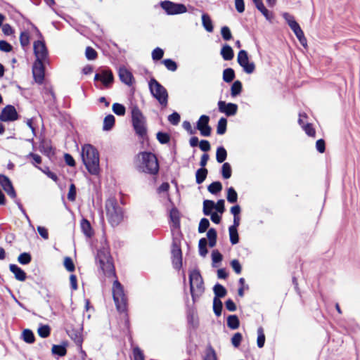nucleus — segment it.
Wrapping results in <instances>:
<instances>
[{
	"label": "nucleus",
	"instance_id": "nucleus-1",
	"mask_svg": "<svg viewBox=\"0 0 360 360\" xmlns=\"http://www.w3.org/2000/svg\"><path fill=\"white\" fill-rule=\"evenodd\" d=\"M81 158L83 164L90 174L97 175L99 174V153L95 146L89 143L82 146Z\"/></svg>",
	"mask_w": 360,
	"mask_h": 360
},
{
	"label": "nucleus",
	"instance_id": "nucleus-2",
	"mask_svg": "<svg viewBox=\"0 0 360 360\" xmlns=\"http://www.w3.org/2000/svg\"><path fill=\"white\" fill-rule=\"evenodd\" d=\"M141 156V162L137 166L139 172L151 175H156L160 170V164L155 154L150 151H141L139 153Z\"/></svg>",
	"mask_w": 360,
	"mask_h": 360
},
{
	"label": "nucleus",
	"instance_id": "nucleus-3",
	"mask_svg": "<svg viewBox=\"0 0 360 360\" xmlns=\"http://www.w3.org/2000/svg\"><path fill=\"white\" fill-rule=\"evenodd\" d=\"M105 210L108 221L112 227L120 225L124 219V210L120 207L115 197L105 201Z\"/></svg>",
	"mask_w": 360,
	"mask_h": 360
},
{
	"label": "nucleus",
	"instance_id": "nucleus-4",
	"mask_svg": "<svg viewBox=\"0 0 360 360\" xmlns=\"http://www.w3.org/2000/svg\"><path fill=\"white\" fill-rule=\"evenodd\" d=\"M131 124L135 134L142 139H148L146 120L137 105L131 109Z\"/></svg>",
	"mask_w": 360,
	"mask_h": 360
},
{
	"label": "nucleus",
	"instance_id": "nucleus-5",
	"mask_svg": "<svg viewBox=\"0 0 360 360\" xmlns=\"http://www.w3.org/2000/svg\"><path fill=\"white\" fill-rule=\"evenodd\" d=\"M94 80L96 89L100 90L110 89L114 84L115 77L109 67L101 66L97 69Z\"/></svg>",
	"mask_w": 360,
	"mask_h": 360
},
{
	"label": "nucleus",
	"instance_id": "nucleus-6",
	"mask_svg": "<svg viewBox=\"0 0 360 360\" xmlns=\"http://www.w3.org/2000/svg\"><path fill=\"white\" fill-rule=\"evenodd\" d=\"M148 88L150 94L155 98L162 108L168 104V92L155 77H151L148 82Z\"/></svg>",
	"mask_w": 360,
	"mask_h": 360
},
{
	"label": "nucleus",
	"instance_id": "nucleus-7",
	"mask_svg": "<svg viewBox=\"0 0 360 360\" xmlns=\"http://www.w3.org/2000/svg\"><path fill=\"white\" fill-rule=\"evenodd\" d=\"M112 298L119 312L127 311V297L124 293L123 285L117 279L113 283Z\"/></svg>",
	"mask_w": 360,
	"mask_h": 360
},
{
	"label": "nucleus",
	"instance_id": "nucleus-8",
	"mask_svg": "<svg viewBox=\"0 0 360 360\" xmlns=\"http://www.w3.org/2000/svg\"><path fill=\"white\" fill-rule=\"evenodd\" d=\"M160 6L168 15L183 14L187 12V7L182 3L173 2L169 0L161 1Z\"/></svg>",
	"mask_w": 360,
	"mask_h": 360
},
{
	"label": "nucleus",
	"instance_id": "nucleus-9",
	"mask_svg": "<svg viewBox=\"0 0 360 360\" xmlns=\"http://www.w3.org/2000/svg\"><path fill=\"white\" fill-rule=\"evenodd\" d=\"M171 255L172 262L174 269L179 271L182 268L183 256L180 240H179L176 238H173Z\"/></svg>",
	"mask_w": 360,
	"mask_h": 360
},
{
	"label": "nucleus",
	"instance_id": "nucleus-10",
	"mask_svg": "<svg viewBox=\"0 0 360 360\" xmlns=\"http://www.w3.org/2000/svg\"><path fill=\"white\" fill-rule=\"evenodd\" d=\"M33 51L35 60H39V61L45 62V63H47L48 65L50 64L49 50L44 39H38L34 42Z\"/></svg>",
	"mask_w": 360,
	"mask_h": 360
},
{
	"label": "nucleus",
	"instance_id": "nucleus-11",
	"mask_svg": "<svg viewBox=\"0 0 360 360\" xmlns=\"http://www.w3.org/2000/svg\"><path fill=\"white\" fill-rule=\"evenodd\" d=\"M237 62L246 74L250 75L255 71V64L250 60L249 54L246 50L241 49L238 51Z\"/></svg>",
	"mask_w": 360,
	"mask_h": 360
},
{
	"label": "nucleus",
	"instance_id": "nucleus-12",
	"mask_svg": "<svg viewBox=\"0 0 360 360\" xmlns=\"http://www.w3.org/2000/svg\"><path fill=\"white\" fill-rule=\"evenodd\" d=\"M46 65L45 62L39 61V60H34L32 72V77L34 82L38 84H43L45 80V72H46Z\"/></svg>",
	"mask_w": 360,
	"mask_h": 360
},
{
	"label": "nucleus",
	"instance_id": "nucleus-13",
	"mask_svg": "<svg viewBox=\"0 0 360 360\" xmlns=\"http://www.w3.org/2000/svg\"><path fill=\"white\" fill-rule=\"evenodd\" d=\"M83 323L79 324L78 328H75L72 324H67L65 331L70 338L74 341L77 347L82 345L84 339L82 337Z\"/></svg>",
	"mask_w": 360,
	"mask_h": 360
},
{
	"label": "nucleus",
	"instance_id": "nucleus-14",
	"mask_svg": "<svg viewBox=\"0 0 360 360\" xmlns=\"http://www.w3.org/2000/svg\"><path fill=\"white\" fill-rule=\"evenodd\" d=\"M14 105L8 104L2 108L0 114V121L4 122H14L20 118Z\"/></svg>",
	"mask_w": 360,
	"mask_h": 360
},
{
	"label": "nucleus",
	"instance_id": "nucleus-15",
	"mask_svg": "<svg viewBox=\"0 0 360 360\" xmlns=\"http://www.w3.org/2000/svg\"><path fill=\"white\" fill-rule=\"evenodd\" d=\"M218 110L224 113L226 117H232L236 115L238 106L234 103H226L224 101L219 100L217 103Z\"/></svg>",
	"mask_w": 360,
	"mask_h": 360
},
{
	"label": "nucleus",
	"instance_id": "nucleus-16",
	"mask_svg": "<svg viewBox=\"0 0 360 360\" xmlns=\"http://www.w3.org/2000/svg\"><path fill=\"white\" fill-rule=\"evenodd\" d=\"M0 185L11 198H15L17 193L8 176L5 174H0Z\"/></svg>",
	"mask_w": 360,
	"mask_h": 360
},
{
	"label": "nucleus",
	"instance_id": "nucleus-17",
	"mask_svg": "<svg viewBox=\"0 0 360 360\" xmlns=\"http://www.w3.org/2000/svg\"><path fill=\"white\" fill-rule=\"evenodd\" d=\"M188 278L189 287L191 290L194 288V283H195L196 288L203 292V280L199 269H195L190 271Z\"/></svg>",
	"mask_w": 360,
	"mask_h": 360
},
{
	"label": "nucleus",
	"instance_id": "nucleus-18",
	"mask_svg": "<svg viewBox=\"0 0 360 360\" xmlns=\"http://www.w3.org/2000/svg\"><path fill=\"white\" fill-rule=\"evenodd\" d=\"M118 76L120 80L128 86H131L135 83V79L133 74L124 66L120 67Z\"/></svg>",
	"mask_w": 360,
	"mask_h": 360
},
{
	"label": "nucleus",
	"instance_id": "nucleus-19",
	"mask_svg": "<svg viewBox=\"0 0 360 360\" xmlns=\"http://www.w3.org/2000/svg\"><path fill=\"white\" fill-rule=\"evenodd\" d=\"M168 200L173 205L169 212V221L172 222V228L174 229H180V212L178 208L174 206L173 201L168 195Z\"/></svg>",
	"mask_w": 360,
	"mask_h": 360
},
{
	"label": "nucleus",
	"instance_id": "nucleus-20",
	"mask_svg": "<svg viewBox=\"0 0 360 360\" xmlns=\"http://www.w3.org/2000/svg\"><path fill=\"white\" fill-rule=\"evenodd\" d=\"M68 346V341H63L59 345H53L51 348V354L56 359H59L67 354V347Z\"/></svg>",
	"mask_w": 360,
	"mask_h": 360
},
{
	"label": "nucleus",
	"instance_id": "nucleus-21",
	"mask_svg": "<svg viewBox=\"0 0 360 360\" xmlns=\"http://www.w3.org/2000/svg\"><path fill=\"white\" fill-rule=\"evenodd\" d=\"M51 140H46L44 136H40L39 150L47 157L55 155V150L51 145Z\"/></svg>",
	"mask_w": 360,
	"mask_h": 360
},
{
	"label": "nucleus",
	"instance_id": "nucleus-22",
	"mask_svg": "<svg viewBox=\"0 0 360 360\" xmlns=\"http://www.w3.org/2000/svg\"><path fill=\"white\" fill-rule=\"evenodd\" d=\"M9 270L13 274L14 278L18 281H25L27 278L26 272L15 264H9Z\"/></svg>",
	"mask_w": 360,
	"mask_h": 360
},
{
	"label": "nucleus",
	"instance_id": "nucleus-23",
	"mask_svg": "<svg viewBox=\"0 0 360 360\" xmlns=\"http://www.w3.org/2000/svg\"><path fill=\"white\" fill-rule=\"evenodd\" d=\"M103 274L108 277H117L112 258L104 262L103 266H100Z\"/></svg>",
	"mask_w": 360,
	"mask_h": 360
},
{
	"label": "nucleus",
	"instance_id": "nucleus-24",
	"mask_svg": "<svg viewBox=\"0 0 360 360\" xmlns=\"http://www.w3.org/2000/svg\"><path fill=\"white\" fill-rule=\"evenodd\" d=\"M80 226L82 232L86 238H90L94 235V229L87 219L82 217L80 221Z\"/></svg>",
	"mask_w": 360,
	"mask_h": 360
},
{
	"label": "nucleus",
	"instance_id": "nucleus-25",
	"mask_svg": "<svg viewBox=\"0 0 360 360\" xmlns=\"http://www.w3.org/2000/svg\"><path fill=\"white\" fill-rule=\"evenodd\" d=\"M112 258L108 248L102 247L97 250L96 260L98 261L100 266L104 265V262Z\"/></svg>",
	"mask_w": 360,
	"mask_h": 360
},
{
	"label": "nucleus",
	"instance_id": "nucleus-26",
	"mask_svg": "<svg viewBox=\"0 0 360 360\" xmlns=\"http://www.w3.org/2000/svg\"><path fill=\"white\" fill-rule=\"evenodd\" d=\"M220 54L224 60H231L234 57V51L232 47L228 44L222 45Z\"/></svg>",
	"mask_w": 360,
	"mask_h": 360
},
{
	"label": "nucleus",
	"instance_id": "nucleus-27",
	"mask_svg": "<svg viewBox=\"0 0 360 360\" xmlns=\"http://www.w3.org/2000/svg\"><path fill=\"white\" fill-rule=\"evenodd\" d=\"M6 5L8 8L12 9L14 12L17 13L24 20H25L26 22H27L29 24L31 25L32 28L35 31L37 37H39V39H44L41 32H40V30L37 28V27L34 24H33L30 20H27L24 16V15L22 14L18 10H17L12 4L7 3Z\"/></svg>",
	"mask_w": 360,
	"mask_h": 360
},
{
	"label": "nucleus",
	"instance_id": "nucleus-28",
	"mask_svg": "<svg viewBox=\"0 0 360 360\" xmlns=\"http://www.w3.org/2000/svg\"><path fill=\"white\" fill-rule=\"evenodd\" d=\"M202 25L207 32H212L214 30V25L210 15L207 13H202Z\"/></svg>",
	"mask_w": 360,
	"mask_h": 360
},
{
	"label": "nucleus",
	"instance_id": "nucleus-29",
	"mask_svg": "<svg viewBox=\"0 0 360 360\" xmlns=\"http://www.w3.org/2000/svg\"><path fill=\"white\" fill-rule=\"evenodd\" d=\"M214 297L217 300H221L227 295L226 288L219 283H217L212 288Z\"/></svg>",
	"mask_w": 360,
	"mask_h": 360
},
{
	"label": "nucleus",
	"instance_id": "nucleus-30",
	"mask_svg": "<svg viewBox=\"0 0 360 360\" xmlns=\"http://www.w3.org/2000/svg\"><path fill=\"white\" fill-rule=\"evenodd\" d=\"M115 124V117L112 114L107 115L103 119V130L109 131L112 129Z\"/></svg>",
	"mask_w": 360,
	"mask_h": 360
},
{
	"label": "nucleus",
	"instance_id": "nucleus-31",
	"mask_svg": "<svg viewBox=\"0 0 360 360\" xmlns=\"http://www.w3.org/2000/svg\"><path fill=\"white\" fill-rule=\"evenodd\" d=\"M207 240L210 248H214L217 245V231L214 228H210L207 232Z\"/></svg>",
	"mask_w": 360,
	"mask_h": 360
},
{
	"label": "nucleus",
	"instance_id": "nucleus-32",
	"mask_svg": "<svg viewBox=\"0 0 360 360\" xmlns=\"http://www.w3.org/2000/svg\"><path fill=\"white\" fill-rule=\"evenodd\" d=\"M240 319L236 314H230L226 318L227 327L231 330H236L240 327Z\"/></svg>",
	"mask_w": 360,
	"mask_h": 360
},
{
	"label": "nucleus",
	"instance_id": "nucleus-33",
	"mask_svg": "<svg viewBox=\"0 0 360 360\" xmlns=\"http://www.w3.org/2000/svg\"><path fill=\"white\" fill-rule=\"evenodd\" d=\"M227 150L224 146H219L216 150V160L218 163H223L227 158Z\"/></svg>",
	"mask_w": 360,
	"mask_h": 360
},
{
	"label": "nucleus",
	"instance_id": "nucleus-34",
	"mask_svg": "<svg viewBox=\"0 0 360 360\" xmlns=\"http://www.w3.org/2000/svg\"><path fill=\"white\" fill-rule=\"evenodd\" d=\"M223 189V186L221 181H215L212 182L207 186V191L212 195H217Z\"/></svg>",
	"mask_w": 360,
	"mask_h": 360
},
{
	"label": "nucleus",
	"instance_id": "nucleus-35",
	"mask_svg": "<svg viewBox=\"0 0 360 360\" xmlns=\"http://www.w3.org/2000/svg\"><path fill=\"white\" fill-rule=\"evenodd\" d=\"M212 257V266L217 268L219 266L223 260L222 254L217 249L213 250L211 254Z\"/></svg>",
	"mask_w": 360,
	"mask_h": 360
},
{
	"label": "nucleus",
	"instance_id": "nucleus-36",
	"mask_svg": "<svg viewBox=\"0 0 360 360\" xmlns=\"http://www.w3.org/2000/svg\"><path fill=\"white\" fill-rule=\"evenodd\" d=\"M215 208V202L212 200L205 199L203 200L202 213L205 216H209L213 212Z\"/></svg>",
	"mask_w": 360,
	"mask_h": 360
},
{
	"label": "nucleus",
	"instance_id": "nucleus-37",
	"mask_svg": "<svg viewBox=\"0 0 360 360\" xmlns=\"http://www.w3.org/2000/svg\"><path fill=\"white\" fill-rule=\"evenodd\" d=\"M21 338L27 344H32L35 341L33 331L29 328L24 329L21 333Z\"/></svg>",
	"mask_w": 360,
	"mask_h": 360
},
{
	"label": "nucleus",
	"instance_id": "nucleus-38",
	"mask_svg": "<svg viewBox=\"0 0 360 360\" xmlns=\"http://www.w3.org/2000/svg\"><path fill=\"white\" fill-rule=\"evenodd\" d=\"M243 91V84L240 80H235L231 86V96L235 98L239 96Z\"/></svg>",
	"mask_w": 360,
	"mask_h": 360
},
{
	"label": "nucleus",
	"instance_id": "nucleus-39",
	"mask_svg": "<svg viewBox=\"0 0 360 360\" xmlns=\"http://www.w3.org/2000/svg\"><path fill=\"white\" fill-rule=\"evenodd\" d=\"M220 174L224 179H229L231 177L232 167L229 162H223L220 169Z\"/></svg>",
	"mask_w": 360,
	"mask_h": 360
},
{
	"label": "nucleus",
	"instance_id": "nucleus-40",
	"mask_svg": "<svg viewBox=\"0 0 360 360\" xmlns=\"http://www.w3.org/2000/svg\"><path fill=\"white\" fill-rule=\"evenodd\" d=\"M208 174L207 168H199L195 172V182L197 184H202Z\"/></svg>",
	"mask_w": 360,
	"mask_h": 360
},
{
	"label": "nucleus",
	"instance_id": "nucleus-41",
	"mask_svg": "<svg viewBox=\"0 0 360 360\" xmlns=\"http://www.w3.org/2000/svg\"><path fill=\"white\" fill-rule=\"evenodd\" d=\"M238 199V193L233 186L226 188V200L229 203H237Z\"/></svg>",
	"mask_w": 360,
	"mask_h": 360
},
{
	"label": "nucleus",
	"instance_id": "nucleus-42",
	"mask_svg": "<svg viewBox=\"0 0 360 360\" xmlns=\"http://www.w3.org/2000/svg\"><path fill=\"white\" fill-rule=\"evenodd\" d=\"M236 77V73L233 68H227L223 71L222 79L226 83H231Z\"/></svg>",
	"mask_w": 360,
	"mask_h": 360
},
{
	"label": "nucleus",
	"instance_id": "nucleus-43",
	"mask_svg": "<svg viewBox=\"0 0 360 360\" xmlns=\"http://www.w3.org/2000/svg\"><path fill=\"white\" fill-rule=\"evenodd\" d=\"M227 119L224 117H221L218 120L217 124V134L218 135H224L227 130Z\"/></svg>",
	"mask_w": 360,
	"mask_h": 360
},
{
	"label": "nucleus",
	"instance_id": "nucleus-44",
	"mask_svg": "<svg viewBox=\"0 0 360 360\" xmlns=\"http://www.w3.org/2000/svg\"><path fill=\"white\" fill-rule=\"evenodd\" d=\"M51 327L49 325L46 324H42L41 323L37 329V333L39 337L42 338H48L51 334Z\"/></svg>",
	"mask_w": 360,
	"mask_h": 360
},
{
	"label": "nucleus",
	"instance_id": "nucleus-45",
	"mask_svg": "<svg viewBox=\"0 0 360 360\" xmlns=\"http://www.w3.org/2000/svg\"><path fill=\"white\" fill-rule=\"evenodd\" d=\"M229 234L230 243L232 245H236L240 241L238 229L229 227Z\"/></svg>",
	"mask_w": 360,
	"mask_h": 360
},
{
	"label": "nucleus",
	"instance_id": "nucleus-46",
	"mask_svg": "<svg viewBox=\"0 0 360 360\" xmlns=\"http://www.w3.org/2000/svg\"><path fill=\"white\" fill-rule=\"evenodd\" d=\"M210 120V116L207 115H202L198 120L195 123V129L200 130L203 127H205L207 125L209 124Z\"/></svg>",
	"mask_w": 360,
	"mask_h": 360
},
{
	"label": "nucleus",
	"instance_id": "nucleus-47",
	"mask_svg": "<svg viewBox=\"0 0 360 360\" xmlns=\"http://www.w3.org/2000/svg\"><path fill=\"white\" fill-rule=\"evenodd\" d=\"M156 139L161 144H167L170 142L171 135L165 131H160L156 134Z\"/></svg>",
	"mask_w": 360,
	"mask_h": 360
},
{
	"label": "nucleus",
	"instance_id": "nucleus-48",
	"mask_svg": "<svg viewBox=\"0 0 360 360\" xmlns=\"http://www.w3.org/2000/svg\"><path fill=\"white\" fill-rule=\"evenodd\" d=\"M212 308L215 316L217 317H219L221 315V312L223 310V303L221 300L213 298Z\"/></svg>",
	"mask_w": 360,
	"mask_h": 360
},
{
	"label": "nucleus",
	"instance_id": "nucleus-49",
	"mask_svg": "<svg viewBox=\"0 0 360 360\" xmlns=\"http://www.w3.org/2000/svg\"><path fill=\"white\" fill-rule=\"evenodd\" d=\"M207 240L205 238H202L198 241V252L202 257H205L208 253L207 248Z\"/></svg>",
	"mask_w": 360,
	"mask_h": 360
},
{
	"label": "nucleus",
	"instance_id": "nucleus-50",
	"mask_svg": "<svg viewBox=\"0 0 360 360\" xmlns=\"http://www.w3.org/2000/svg\"><path fill=\"white\" fill-rule=\"evenodd\" d=\"M32 255L30 252H24L20 253L18 257V262L22 265H27L32 261Z\"/></svg>",
	"mask_w": 360,
	"mask_h": 360
},
{
	"label": "nucleus",
	"instance_id": "nucleus-51",
	"mask_svg": "<svg viewBox=\"0 0 360 360\" xmlns=\"http://www.w3.org/2000/svg\"><path fill=\"white\" fill-rule=\"evenodd\" d=\"M112 110L117 116H124L126 114V107L120 103H114Z\"/></svg>",
	"mask_w": 360,
	"mask_h": 360
},
{
	"label": "nucleus",
	"instance_id": "nucleus-52",
	"mask_svg": "<svg viewBox=\"0 0 360 360\" xmlns=\"http://www.w3.org/2000/svg\"><path fill=\"white\" fill-rule=\"evenodd\" d=\"M162 63L165 66V68L172 72H174L178 68L177 63L172 58H165L162 60Z\"/></svg>",
	"mask_w": 360,
	"mask_h": 360
},
{
	"label": "nucleus",
	"instance_id": "nucleus-53",
	"mask_svg": "<svg viewBox=\"0 0 360 360\" xmlns=\"http://www.w3.org/2000/svg\"><path fill=\"white\" fill-rule=\"evenodd\" d=\"M37 168L41 171L44 174H46L49 178L52 179L54 182L58 183L59 181V178L57 174L52 171L50 170L49 167L45 166L44 167H37Z\"/></svg>",
	"mask_w": 360,
	"mask_h": 360
},
{
	"label": "nucleus",
	"instance_id": "nucleus-54",
	"mask_svg": "<svg viewBox=\"0 0 360 360\" xmlns=\"http://www.w3.org/2000/svg\"><path fill=\"white\" fill-rule=\"evenodd\" d=\"M265 335L264 333V329L262 326L257 328V345L259 348H262L265 344Z\"/></svg>",
	"mask_w": 360,
	"mask_h": 360
},
{
	"label": "nucleus",
	"instance_id": "nucleus-55",
	"mask_svg": "<svg viewBox=\"0 0 360 360\" xmlns=\"http://www.w3.org/2000/svg\"><path fill=\"white\" fill-rule=\"evenodd\" d=\"M210 225V221L208 219H207L205 217L202 218L199 222V225H198V233H203L207 230L208 231V229H210L209 228Z\"/></svg>",
	"mask_w": 360,
	"mask_h": 360
},
{
	"label": "nucleus",
	"instance_id": "nucleus-56",
	"mask_svg": "<svg viewBox=\"0 0 360 360\" xmlns=\"http://www.w3.org/2000/svg\"><path fill=\"white\" fill-rule=\"evenodd\" d=\"M63 266L68 272H73L75 270V265L74 262L72 259L69 256L64 257Z\"/></svg>",
	"mask_w": 360,
	"mask_h": 360
},
{
	"label": "nucleus",
	"instance_id": "nucleus-57",
	"mask_svg": "<svg viewBox=\"0 0 360 360\" xmlns=\"http://www.w3.org/2000/svg\"><path fill=\"white\" fill-rule=\"evenodd\" d=\"M85 57L88 60H94L98 57V53L91 46H87L85 49Z\"/></svg>",
	"mask_w": 360,
	"mask_h": 360
},
{
	"label": "nucleus",
	"instance_id": "nucleus-58",
	"mask_svg": "<svg viewBox=\"0 0 360 360\" xmlns=\"http://www.w3.org/2000/svg\"><path fill=\"white\" fill-rule=\"evenodd\" d=\"M242 340L243 335L239 332L234 333L231 338V342L235 348H238L240 346Z\"/></svg>",
	"mask_w": 360,
	"mask_h": 360
},
{
	"label": "nucleus",
	"instance_id": "nucleus-59",
	"mask_svg": "<svg viewBox=\"0 0 360 360\" xmlns=\"http://www.w3.org/2000/svg\"><path fill=\"white\" fill-rule=\"evenodd\" d=\"M221 35L224 41H230L233 38L231 31L230 28L226 25L221 27Z\"/></svg>",
	"mask_w": 360,
	"mask_h": 360
},
{
	"label": "nucleus",
	"instance_id": "nucleus-60",
	"mask_svg": "<svg viewBox=\"0 0 360 360\" xmlns=\"http://www.w3.org/2000/svg\"><path fill=\"white\" fill-rule=\"evenodd\" d=\"M167 120L171 124L176 126L180 122V114L176 111H174L172 114L168 115Z\"/></svg>",
	"mask_w": 360,
	"mask_h": 360
},
{
	"label": "nucleus",
	"instance_id": "nucleus-61",
	"mask_svg": "<svg viewBox=\"0 0 360 360\" xmlns=\"http://www.w3.org/2000/svg\"><path fill=\"white\" fill-rule=\"evenodd\" d=\"M164 50L160 47L155 48L152 51V59L154 61H158L161 60L164 56Z\"/></svg>",
	"mask_w": 360,
	"mask_h": 360
},
{
	"label": "nucleus",
	"instance_id": "nucleus-62",
	"mask_svg": "<svg viewBox=\"0 0 360 360\" xmlns=\"http://www.w3.org/2000/svg\"><path fill=\"white\" fill-rule=\"evenodd\" d=\"M258 11L264 15L266 20H268L270 22H272L274 18V13L268 10L264 5Z\"/></svg>",
	"mask_w": 360,
	"mask_h": 360
},
{
	"label": "nucleus",
	"instance_id": "nucleus-63",
	"mask_svg": "<svg viewBox=\"0 0 360 360\" xmlns=\"http://www.w3.org/2000/svg\"><path fill=\"white\" fill-rule=\"evenodd\" d=\"M203 360H217L216 352L210 345L207 349Z\"/></svg>",
	"mask_w": 360,
	"mask_h": 360
},
{
	"label": "nucleus",
	"instance_id": "nucleus-64",
	"mask_svg": "<svg viewBox=\"0 0 360 360\" xmlns=\"http://www.w3.org/2000/svg\"><path fill=\"white\" fill-rule=\"evenodd\" d=\"M134 360H145L143 352L139 346H135L133 348Z\"/></svg>",
	"mask_w": 360,
	"mask_h": 360
}]
</instances>
